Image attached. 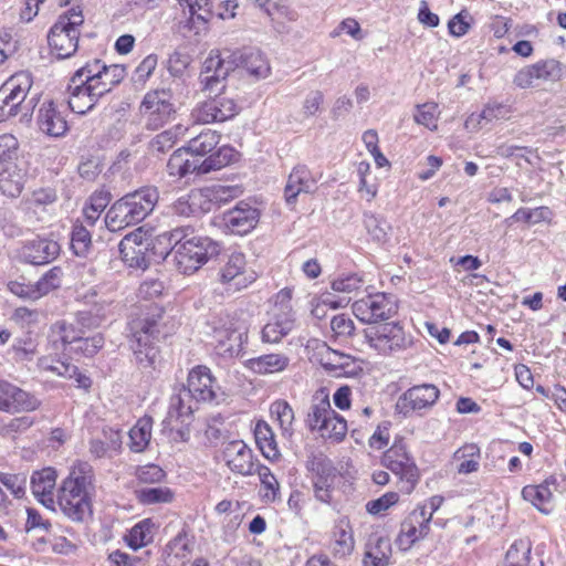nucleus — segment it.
Listing matches in <instances>:
<instances>
[{
	"label": "nucleus",
	"mask_w": 566,
	"mask_h": 566,
	"mask_svg": "<svg viewBox=\"0 0 566 566\" xmlns=\"http://www.w3.org/2000/svg\"><path fill=\"white\" fill-rule=\"evenodd\" d=\"M96 495V481L92 465L78 461L74 463L56 492L60 511L74 523H84L93 515V501Z\"/></svg>",
	"instance_id": "obj_1"
},
{
	"label": "nucleus",
	"mask_w": 566,
	"mask_h": 566,
	"mask_svg": "<svg viewBox=\"0 0 566 566\" xmlns=\"http://www.w3.org/2000/svg\"><path fill=\"white\" fill-rule=\"evenodd\" d=\"M163 318V311L158 306H150L129 322L130 348L136 364L142 369L155 367L159 358V350L156 342L159 340V322Z\"/></svg>",
	"instance_id": "obj_2"
},
{
	"label": "nucleus",
	"mask_w": 566,
	"mask_h": 566,
	"mask_svg": "<svg viewBox=\"0 0 566 566\" xmlns=\"http://www.w3.org/2000/svg\"><path fill=\"white\" fill-rule=\"evenodd\" d=\"M159 192L154 186H145L116 200L107 210L104 222L109 231H119L142 222L154 210Z\"/></svg>",
	"instance_id": "obj_3"
},
{
	"label": "nucleus",
	"mask_w": 566,
	"mask_h": 566,
	"mask_svg": "<svg viewBox=\"0 0 566 566\" xmlns=\"http://www.w3.org/2000/svg\"><path fill=\"white\" fill-rule=\"evenodd\" d=\"M235 156L237 151L232 147L223 145L199 163L186 147H182L172 153L167 163V170L169 176L178 178L193 172L208 174L228 166Z\"/></svg>",
	"instance_id": "obj_4"
},
{
	"label": "nucleus",
	"mask_w": 566,
	"mask_h": 566,
	"mask_svg": "<svg viewBox=\"0 0 566 566\" xmlns=\"http://www.w3.org/2000/svg\"><path fill=\"white\" fill-rule=\"evenodd\" d=\"M83 24L84 15L80 7H73L57 17L49 31L48 42L59 59H69L77 51Z\"/></svg>",
	"instance_id": "obj_5"
},
{
	"label": "nucleus",
	"mask_w": 566,
	"mask_h": 566,
	"mask_svg": "<svg viewBox=\"0 0 566 566\" xmlns=\"http://www.w3.org/2000/svg\"><path fill=\"white\" fill-rule=\"evenodd\" d=\"M305 424L311 432L333 442L343 441L347 433V421L332 408L327 395L313 397Z\"/></svg>",
	"instance_id": "obj_6"
},
{
	"label": "nucleus",
	"mask_w": 566,
	"mask_h": 566,
	"mask_svg": "<svg viewBox=\"0 0 566 566\" xmlns=\"http://www.w3.org/2000/svg\"><path fill=\"white\" fill-rule=\"evenodd\" d=\"M67 104L71 111L81 115L91 112L106 95L86 64L73 74L67 85Z\"/></svg>",
	"instance_id": "obj_7"
},
{
	"label": "nucleus",
	"mask_w": 566,
	"mask_h": 566,
	"mask_svg": "<svg viewBox=\"0 0 566 566\" xmlns=\"http://www.w3.org/2000/svg\"><path fill=\"white\" fill-rule=\"evenodd\" d=\"M367 344L382 356H392L412 347L413 339L398 322H387L364 331Z\"/></svg>",
	"instance_id": "obj_8"
},
{
	"label": "nucleus",
	"mask_w": 566,
	"mask_h": 566,
	"mask_svg": "<svg viewBox=\"0 0 566 566\" xmlns=\"http://www.w3.org/2000/svg\"><path fill=\"white\" fill-rule=\"evenodd\" d=\"M292 291L283 289L276 293L274 305L269 314V321L263 326L261 339L263 343L276 344L287 336L296 325L292 304Z\"/></svg>",
	"instance_id": "obj_9"
},
{
	"label": "nucleus",
	"mask_w": 566,
	"mask_h": 566,
	"mask_svg": "<svg viewBox=\"0 0 566 566\" xmlns=\"http://www.w3.org/2000/svg\"><path fill=\"white\" fill-rule=\"evenodd\" d=\"M32 87V76L29 72H19L8 78L0 87V122L17 116L24 111L27 114L33 107V98L25 103Z\"/></svg>",
	"instance_id": "obj_10"
},
{
	"label": "nucleus",
	"mask_w": 566,
	"mask_h": 566,
	"mask_svg": "<svg viewBox=\"0 0 566 566\" xmlns=\"http://www.w3.org/2000/svg\"><path fill=\"white\" fill-rule=\"evenodd\" d=\"M220 245L208 237H191L176 248L174 258L178 271L192 274L218 255Z\"/></svg>",
	"instance_id": "obj_11"
},
{
	"label": "nucleus",
	"mask_w": 566,
	"mask_h": 566,
	"mask_svg": "<svg viewBox=\"0 0 566 566\" xmlns=\"http://www.w3.org/2000/svg\"><path fill=\"white\" fill-rule=\"evenodd\" d=\"M381 463L399 480V490L410 494L420 480V472L406 444L396 441L382 455Z\"/></svg>",
	"instance_id": "obj_12"
},
{
	"label": "nucleus",
	"mask_w": 566,
	"mask_h": 566,
	"mask_svg": "<svg viewBox=\"0 0 566 566\" xmlns=\"http://www.w3.org/2000/svg\"><path fill=\"white\" fill-rule=\"evenodd\" d=\"M172 97V92L167 88L154 90L145 94L139 113L147 129L157 130L174 119L176 107Z\"/></svg>",
	"instance_id": "obj_13"
},
{
	"label": "nucleus",
	"mask_w": 566,
	"mask_h": 566,
	"mask_svg": "<svg viewBox=\"0 0 566 566\" xmlns=\"http://www.w3.org/2000/svg\"><path fill=\"white\" fill-rule=\"evenodd\" d=\"M213 339L216 342L214 348L218 355L230 358L238 356L244 344L248 342V328L245 325L240 324L227 316L220 318L213 326Z\"/></svg>",
	"instance_id": "obj_14"
},
{
	"label": "nucleus",
	"mask_w": 566,
	"mask_h": 566,
	"mask_svg": "<svg viewBox=\"0 0 566 566\" xmlns=\"http://www.w3.org/2000/svg\"><path fill=\"white\" fill-rule=\"evenodd\" d=\"M440 390L432 384L416 385L402 392L395 406L397 413L405 418L413 415L423 416L438 401Z\"/></svg>",
	"instance_id": "obj_15"
},
{
	"label": "nucleus",
	"mask_w": 566,
	"mask_h": 566,
	"mask_svg": "<svg viewBox=\"0 0 566 566\" xmlns=\"http://www.w3.org/2000/svg\"><path fill=\"white\" fill-rule=\"evenodd\" d=\"M153 238L143 228H138L126 234L119 242L118 249L124 263L136 270H146L150 263V250Z\"/></svg>",
	"instance_id": "obj_16"
},
{
	"label": "nucleus",
	"mask_w": 566,
	"mask_h": 566,
	"mask_svg": "<svg viewBox=\"0 0 566 566\" xmlns=\"http://www.w3.org/2000/svg\"><path fill=\"white\" fill-rule=\"evenodd\" d=\"M397 311L398 306L395 297L386 293L369 294L353 304L354 315L360 322L370 325L389 319Z\"/></svg>",
	"instance_id": "obj_17"
},
{
	"label": "nucleus",
	"mask_w": 566,
	"mask_h": 566,
	"mask_svg": "<svg viewBox=\"0 0 566 566\" xmlns=\"http://www.w3.org/2000/svg\"><path fill=\"white\" fill-rule=\"evenodd\" d=\"M239 113L235 101L224 94L198 103L191 111V118L198 124L222 123L233 118Z\"/></svg>",
	"instance_id": "obj_18"
},
{
	"label": "nucleus",
	"mask_w": 566,
	"mask_h": 566,
	"mask_svg": "<svg viewBox=\"0 0 566 566\" xmlns=\"http://www.w3.org/2000/svg\"><path fill=\"white\" fill-rule=\"evenodd\" d=\"M258 275L248 266L247 258L242 252H232L219 272V281L228 291H241L255 282Z\"/></svg>",
	"instance_id": "obj_19"
},
{
	"label": "nucleus",
	"mask_w": 566,
	"mask_h": 566,
	"mask_svg": "<svg viewBox=\"0 0 566 566\" xmlns=\"http://www.w3.org/2000/svg\"><path fill=\"white\" fill-rule=\"evenodd\" d=\"M233 62L226 57V51L212 50L205 60L199 81L202 90L217 93L224 88V81L233 71Z\"/></svg>",
	"instance_id": "obj_20"
},
{
	"label": "nucleus",
	"mask_w": 566,
	"mask_h": 566,
	"mask_svg": "<svg viewBox=\"0 0 566 566\" xmlns=\"http://www.w3.org/2000/svg\"><path fill=\"white\" fill-rule=\"evenodd\" d=\"M41 401L12 382L0 379V411L8 413L36 410Z\"/></svg>",
	"instance_id": "obj_21"
},
{
	"label": "nucleus",
	"mask_w": 566,
	"mask_h": 566,
	"mask_svg": "<svg viewBox=\"0 0 566 566\" xmlns=\"http://www.w3.org/2000/svg\"><path fill=\"white\" fill-rule=\"evenodd\" d=\"M187 387L192 392L196 402H217L221 396L216 378L206 366H197L190 370Z\"/></svg>",
	"instance_id": "obj_22"
},
{
	"label": "nucleus",
	"mask_w": 566,
	"mask_h": 566,
	"mask_svg": "<svg viewBox=\"0 0 566 566\" xmlns=\"http://www.w3.org/2000/svg\"><path fill=\"white\" fill-rule=\"evenodd\" d=\"M226 57L233 62V71L243 67L247 73L254 78H265L271 72L270 63L266 56L256 49L229 50L224 49Z\"/></svg>",
	"instance_id": "obj_23"
},
{
	"label": "nucleus",
	"mask_w": 566,
	"mask_h": 566,
	"mask_svg": "<svg viewBox=\"0 0 566 566\" xmlns=\"http://www.w3.org/2000/svg\"><path fill=\"white\" fill-rule=\"evenodd\" d=\"M562 77L560 63L556 60L541 61L521 69L514 76L513 83L520 88H528L536 81H558Z\"/></svg>",
	"instance_id": "obj_24"
},
{
	"label": "nucleus",
	"mask_w": 566,
	"mask_h": 566,
	"mask_svg": "<svg viewBox=\"0 0 566 566\" xmlns=\"http://www.w3.org/2000/svg\"><path fill=\"white\" fill-rule=\"evenodd\" d=\"M223 223L234 234L244 235L251 232L260 220V211L248 201H239L232 209L223 213Z\"/></svg>",
	"instance_id": "obj_25"
},
{
	"label": "nucleus",
	"mask_w": 566,
	"mask_h": 566,
	"mask_svg": "<svg viewBox=\"0 0 566 566\" xmlns=\"http://www.w3.org/2000/svg\"><path fill=\"white\" fill-rule=\"evenodd\" d=\"M222 455L233 473L243 476L254 474L256 464L253 461V452L242 440L227 442L223 447Z\"/></svg>",
	"instance_id": "obj_26"
},
{
	"label": "nucleus",
	"mask_w": 566,
	"mask_h": 566,
	"mask_svg": "<svg viewBox=\"0 0 566 566\" xmlns=\"http://www.w3.org/2000/svg\"><path fill=\"white\" fill-rule=\"evenodd\" d=\"M429 532L430 522L423 516V510L415 509L401 523L396 543L400 549L407 551L416 542L424 538Z\"/></svg>",
	"instance_id": "obj_27"
},
{
	"label": "nucleus",
	"mask_w": 566,
	"mask_h": 566,
	"mask_svg": "<svg viewBox=\"0 0 566 566\" xmlns=\"http://www.w3.org/2000/svg\"><path fill=\"white\" fill-rule=\"evenodd\" d=\"M60 244L51 239L35 238L27 241L20 251V258L25 263L43 265L52 262L60 254Z\"/></svg>",
	"instance_id": "obj_28"
},
{
	"label": "nucleus",
	"mask_w": 566,
	"mask_h": 566,
	"mask_svg": "<svg viewBox=\"0 0 566 566\" xmlns=\"http://www.w3.org/2000/svg\"><path fill=\"white\" fill-rule=\"evenodd\" d=\"M317 178L305 165H296L289 175L284 188V197L287 203H294L297 196L302 192L310 193L314 191Z\"/></svg>",
	"instance_id": "obj_29"
},
{
	"label": "nucleus",
	"mask_w": 566,
	"mask_h": 566,
	"mask_svg": "<svg viewBox=\"0 0 566 566\" xmlns=\"http://www.w3.org/2000/svg\"><path fill=\"white\" fill-rule=\"evenodd\" d=\"M198 403L187 386L182 385L176 388L170 397L168 415L165 421L168 423L172 421L185 423L198 408Z\"/></svg>",
	"instance_id": "obj_30"
},
{
	"label": "nucleus",
	"mask_w": 566,
	"mask_h": 566,
	"mask_svg": "<svg viewBox=\"0 0 566 566\" xmlns=\"http://www.w3.org/2000/svg\"><path fill=\"white\" fill-rule=\"evenodd\" d=\"M36 123L43 134L54 138L64 136L69 129L66 119L52 101L42 104Z\"/></svg>",
	"instance_id": "obj_31"
},
{
	"label": "nucleus",
	"mask_w": 566,
	"mask_h": 566,
	"mask_svg": "<svg viewBox=\"0 0 566 566\" xmlns=\"http://www.w3.org/2000/svg\"><path fill=\"white\" fill-rule=\"evenodd\" d=\"M355 539L347 516L339 517L333 527L329 548L335 558H345L354 551Z\"/></svg>",
	"instance_id": "obj_32"
},
{
	"label": "nucleus",
	"mask_w": 566,
	"mask_h": 566,
	"mask_svg": "<svg viewBox=\"0 0 566 566\" xmlns=\"http://www.w3.org/2000/svg\"><path fill=\"white\" fill-rule=\"evenodd\" d=\"M193 549V537L182 528L171 538L164 551L165 563L168 566H185Z\"/></svg>",
	"instance_id": "obj_33"
},
{
	"label": "nucleus",
	"mask_w": 566,
	"mask_h": 566,
	"mask_svg": "<svg viewBox=\"0 0 566 566\" xmlns=\"http://www.w3.org/2000/svg\"><path fill=\"white\" fill-rule=\"evenodd\" d=\"M93 76L101 83L104 93H109L116 85H118L126 75V69L120 64L106 65L99 60H94L86 63Z\"/></svg>",
	"instance_id": "obj_34"
},
{
	"label": "nucleus",
	"mask_w": 566,
	"mask_h": 566,
	"mask_svg": "<svg viewBox=\"0 0 566 566\" xmlns=\"http://www.w3.org/2000/svg\"><path fill=\"white\" fill-rule=\"evenodd\" d=\"M56 471L53 468H44L40 471H35L31 476V491L45 506L54 504L53 490L56 484Z\"/></svg>",
	"instance_id": "obj_35"
},
{
	"label": "nucleus",
	"mask_w": 566,
	"mask_h": 566,
	"mask_svg": "<svg viewBox=\"0 0 566 566\" xmlns=\"http://www.w3.org/2000/svg\"><path fill=\"white\" fill-rule=\"evenodd\" d=\"M39 366L41 369L51 371L53 374H56L57 376L66 377V378H73L75 377L76 382L78 384V387L81 388H90L92 385V380L90 377L82 375L78 371V368L67 361L60 360V359H53L51 357H41L39 359Z\"/></svg>",
	"instance_id": "obj_36"
},
{
	"label": "nucleus",
	"mask_w": 566,
	"mask_h": 566,
	"mask_svg": "<svg viewBox=\"0 0 566 566\" xmlns=\"http://www.w3.org/2000/svg\"><path fill=\"white\" fill-rule=\"evenodd\" d=\"M290 358L280 353L261 355L247 360V367L259 375L281 373L287 368Z\"/></svg>",
	"instance_id": "obj_37"
},
{
	"label": "nucleus",
	"mask_w": 566,
	"mask_h": 566,
	"mask_svg": "<svg viewBox=\"0 0 566 566\" xmlns=\"http://www.w3.org/2000/svg\"><path fill=\"white\" fill-rule=\"evenodd\" d=\"M391 556L390 541L381 536H373L366 544L363 558L364 566H387Z\"/></svg>",
	"instance_id": "obj_38"
},
{
	"label": "nucleus",
	"mask_w": 566,
	"mask_h": 566,
	"mask_svg": "<svg viewBox=\"0 0 566 566\" xmlns=\"http://www.w3.org/2000/svg\"><path fill=\"white\" fill-rule=\"evenodd\" d=\"M172 211L177 216L189 218L210 211V207L206 205L201 190L197 189L178 198L172 205Z\"/></svg>",
	"instance_id": "obj_39"
},
{
	"label": "nucleus",
	"mask_w": 566,
	"mask_h": 566,
	"mask_svg": "<svg viewBox=\"0 0 566 566\" xmlns=\"http://www.w3.org/2000/svg\"><path fill=\"white\" fill-rule=\"evenodd\" d=\"M205 198L206 205L212 208L213 205L221 206L230 200L239 198L243 193L240 185H221L216 184L200 189Z\"/></svg>",
	"instance_id": "obj_40"
},
{
	"label": "nucleus",
	"mask_w": 566,
	"mask_h": 566,
	"mask_svg": "<svg viewBox=\"0 0 566 566\" xmlns=\"http://www.w3.org/2000/svg\"><path fill=\"white\" fill-rule=\"evenodd\" d=\"M24 185V170L19 166L0 168V191L8 197H18Z\"/></svg>",
	"instance_id": "obj_41"
},
{
	"label": "nucleus",
	"mask_w": 566,
	"mask_h": 566,
	"mask_svg": "<svg viewBox=\"0 0 566 566\" xmlns=\"http://www.w3.org/2000/svg\"><path fill=\"white\" fill-rule=\"evenodd\" d=\"M112 200V195L106 189L95 190L88 198L83 208V217L85 222L93 227L99 219L101 213L105 210Z\"/></svg>",
	"instance_id": "obj_42"
},
{
	"label": "nucleus",
	"mask_w": 566,
	"mask_h": 566,
	"mask_svg": "<svg viewBox=\"0 0 566 566\" xmlns=\"http://www.w3.org/2000/svg\"><path fill=\"white\" fill-rule=\"evenodd\" d=\"M255 442L266 459H276L280 455L275 436L265 421H258L254 428Z\"/></svg>",
	"instance_id": "obj_43"
},
{
	"label": "nucleus",
	"mask_w": 566,
	"mask_h": 566,
	"mask_svg": "<svg viewBox=\"0 0 566 566\" xmlns=\"http://www.w3.org/2000/svg\"><path fill=\"white\" fill-rule=\"evenodd\" d=\"M221 139V136L216 132L211 129H206L201 132L198 136L191 138L188 142V145L186 148L193 155V156H206L207 154H210L212 150L217 148Z\"/></svg>",
	"instance_id": "obj_44"
},
{
	"label": "nucleus",
	"mask_w": 566,
	"mask_h": 566,
	"mask_svg": "<svg viewBox=\"0 0 566 566\" xmlns=\"http://www.w3.org/2000/svg\"><path fill=\"white\" fill-rule=\"evenodd\" d=\"M254 474H258L261 488H262V500L266 503H273L280 499V483L275 475L272 473L270 468L264 464H256Z\"/></svg>",
	"instance_id": "obj_45"
},
{
	"label": "nucleus",
	"mask_w": 566,
	"mask_h": 566,
	"mask_svg": "<svg viewBox=\"0 0 566 566\" xmlns=\"http://www.w3.org/2000/svg\"><path fill=\"white\" fill-rule=\"evenodd\" d=\"M154 523L149 518L138 522L132 527L125 536V541L129 547L137 551L153 542Z\"/></svg>",
	"instance_id": "obj_46"
},
{
	"label": "nucleus",
	"mask_w": 566,
	"mask_h": 566,
	"mask_svg": "<svg viewBox=\"0 0 566 566\" xmlns=\"http://www.w3.org/2000/svg\"><path fill=\"white\" fill-rule=\"evenodd\" d=\"M129 448L134 452H142L146 449L151 437V419L142 418L129 430Z\"/></svg>",
	"instance_id": "obj_47"
},
{
	"label": "nucleus",
	"mask_w": 566,
	"mask_h": 566,
	"mask_svg": "<svg viewBox=\"0 0 566 566\" xmlns=\"http://www.w3.org/2000/svg\"><path fill=\"white\" fill-rule=\"evenodd\" d=\"M454 457L461 460L458 465L460 474H469L479 470L480 448L476 444H465L455 451Z\"/></svg>",
	"instance_id": "obj_48"
},
{
	"label": "nucleus",
	"mask_w": 566,
	"mask_h": 566,
	"mask_svg": "<svg viewBox=\"0 0 566 566\" xmlns=\"http://www.w3.org/2000/svg\"><path fill=\"white\" fill-rule=\"evenodd\" d=\"M63 270L60 266H53L45 272L35 283L38 300L48 295L54 290L61 287Z\"/></svg>",
	"instance_id": "obj_49"
},
{
	"label": "nucleus",
	"mask_w": 566,
	"mask_h": 566,
	"mask_svg": "<svg viewBox=\"0 0 566 566\" xmlns=\"http://www.w3.org/2000/svg\"><path fill=\"white\" fill-rule=\"evenodd\" d=\"M270 413L274 418L282 429L283 433L292 432V424L294 421V411L290 403L285 400H275L270 406Z\"/></svg>",
	"instance_id": "obj_50"
},
{
	"label": "nucleus",
	"mask_w": 566,
	"mask_h": 566,
	"mask_svg": "<svg viewBox=\"0 0 566 566\" xmlns=\"http://www.w3.org/2000/svg\"><path fill=\"white\" fill-rule=\"evenodd\" d=\"M306 469L312 473V478L339 475L332 460L323 453L312 454L306 461Z\"/></svg>",
	"instance_id": "obj_51"
},
{
	"label": "nucleus",
	"mask_w": 566,
	"mask_h": 566,
	"mask_svg": "<svg viewBox=\"0 0 566 566\" xmlns=\"http://www.w3.org/2000/svg\"><path fill=\"white\" fill-rule=\"evenodd\" d=\"M104 346V337L102 334H95L90 337H82L72 349H67L71 355L78 357H93Z\"/></svg>",
	"instance_id": "obj_52"
},
{
	"label": "nucleus",
	"mask_w": 566,
	"mask_h": 566,
	"mask_svg": "<svg viewBox=\"0 0 566 566\" xmlns=\"http://www.w3.org/2000/svg\"><path fill=\"white\" fill-rule=\"evenodd\" d=\"M18 149V139L13 135L0 136V168L19 165Z\"/></svg>",
	"instance_id": "obj_53"
},
{
	"label": "nucleus",
	"mask_w": 566,
	"mask_h": 566,
	"mask_svg": "<svg viewBox=\"0 0 566 566\" xmlns=\"http://www.w3.org/2000/svg\"><path fill=\"white\" fill-rule=\"evenodd\" d=\"M137 497L143 504L170 503L174 492L167 486L143 488L137 491Z\"/></svg>",
	"instance_id": "obj_54"
},
{
	"label": "nucleus",
	"mask_w": 566,
	"mask_h": 566,
	"mask_svg": "<svg viewBox=\"0 0 566 566\" xmlns=\"http://www.w3.org/2000/svg\"><path fill=\"white\" fill-rule=\"evenodd\" d=\"M339 479L338 476H323V478H312L314 496L317 501L325 504H333V493L336 481Z\"/></svg>",
	"instance_id": "obj_55"
},
{
	"label": "nucleus",
	"mask_w": 566,
	"mask_h": 566,
	"mask_svg": "<svg viewBox=\"0 0 566 566\" xmlns=\"http://www.w3.org/2000/svg\"><path fill=\"white\" fill-rule=\"evenodd\" d=\"M92 245V234L83 224H74L71 248L77 256H85Z\"/></svg>",
	"instance_id": "obj_56"
},
{
	"label": "nucleus",
	"mask_w": 566,
	"mask_h": 566,
	"mask_svg": "<svg viewBox=\"0 0 566 566\" xmlns=\"http://www.w3.org/2000/svg\"><path fill=\"white\" fill-rule=\"evenodd\" d=\"M105 317V306L96 304L92 310L78 311L76 313V324L80 325L82 329L93 328L99 326Z\"/></svg>",
	"instance_id": "obj_57"
},
{
	"label": "nucleus",
	"mask_w": 566,
	"mask_h": 566,
	"mask_svg": "<svg viewBox=\"0 0 566 566\" xmlns=\"http://www.w3.org/2000/svg\"><path fill=\"white\" fill-rule=\"evenodd\" d=\"M331 329L336 339L346 340L354 335L355 323L346 314H338L331 319Z\"/></svg>",
	"instance_id": "obj_58"
},
{
	"label": "nucleus",
	"mask_w": 566,
	"mask_h": 566,
	"mask_svg": "<svg viewBox=\"0 0 566 566\" xmlns=\"http://www.w3.org/2000/svg\"><path fill=\"white\" fill-rule=\"evenodd\" d=\"M364 224L374 240L378 242L386 240L389 226L382 218H379L374 213L366 212L364 213Z\"/></svg>",
	"instance_id": "obj_59"
},
{
	"label": "nucleus",
	"mask_w": 566,
	"mask_h": 566,
	"mask_svg": "<svg viewBox=\"0 0 566 566\" xmlns=\"http://www.w3.org/2000/svg\"><path fill=\"white\" fill-rule=\"evenodd\" d=\"M55 328L57 329L59 339L65 346V350L72 349V345H75L82 335H84L82 328L66 322L56 323Z\"/></svg>",
	"instance_id": "obj_60"
},
{
	"label": "nucleus",
	"mask_w": 566,
	"mask_h": 566,
	"mask_svg": "<svg viewBox=\"0 0 566 566\" xmlns=\"http://www.w3.org/2000/svg\"><path fill=\"white\" fill-rule=\"evenodd\" d=\"M13 358L17 361H31L36 355V344L31 338H19L11 347Z\"/></svg>",
	"instance_id": "obj_61"
},
{
	"label": "nucleus",
	"mask_w": 566,
	"mask_h": 566,
	"mask_svg": "<svg viewBox=\"0 0 566 566\" xmlns=\"http://www.w3.org/2000/svg\"><path fill=\"white\" fill-rule=\"evenodd\" d=\"M0 483L17 499H22L25 495L27 478L23 474L0 472Z\"/></svg>",
	"instance_id": "obj_62"
},
{
	"label": "nucleus",
	"mask_w": 566,
	"mask_h": 566,
	"mask_svg": "<svg viewBox=\"0 0 566 566\" xmlns=\"http://www.w3.org/2000/svg\"><path fill=\"white\" fill-rule=\"evenodd\" d=\"M41 312L27 306L17 307L11 316L12 321L22 328H30L40 321Z\"/></svg>",
	"instance_id": "obj_63"
},
{
	"label": "nucleus",
	"mask_w": 566,
	"mask_h": 566,
	"mask_svg": "<svg viewBox=\"0 0 566 566\" xmlns=\"http://www.w3.org/2000/svg\"><path fill=\"white\" fill-rule=\"evenodd\" d=\"M438 105L436 103H426L417 107L415 120L429 129H437Z\"/></svg>",
	"instance_id": "obj_64"
}]
</instances>
